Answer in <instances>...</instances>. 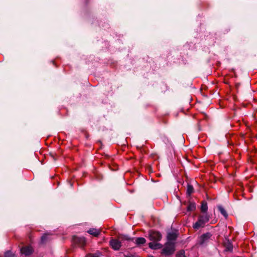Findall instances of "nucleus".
Returning <instances> with one entry per match:
<instances>
[{"instance_id": "obj_8", "label": "nucleus", "mask_w": 257, "mask_h": 257, "mask_svg": "<svg viewBox=\"0 0 257 257\" xmlns=\"http://www.w3.org/2000/svg\"><path fill=\"white\" fill-rule=\"evenodd\" d=\"M177 235L176 233L173 232H170L167 235L168 241L172 242V241L176 240Z\"/></svg>"}, {"instance_id": "obj_19", "label": "nucleus", "mask_w": 257, "mask_h": 257, "mask_svg": "<svg viewBox=\"0 0 257 257\" xmlns=\"http://www.w3.org/2000/svg\"><path fill=\"white\" fill-rule=\"evenodd\" d=\"M151 257H154V256H151Z\"/></svg>"}, {"instance_id": "obj_3", "label": "nucleus", "mask_w": 257, "mask_h": 257, "mask_svg": "<svg viewBox=\"0 0 257 257\" xmlns=\"http://www.w3.org/2000/svg\"><path fill=\"white\" fill-rule=\"evenodd\" d=\"M129 238L125 236H120L118 239H111L110 241V245L115 250H118L121 246V241L126 239L129 240Z\"/></svg>"}, {"instance_id": "obj_1", "label": "nucleus", "mask_w": 257, "mask_h": 257, "mask_svg": "<svg viewBox=\"0 0 257 257\" xmlns=\"http://www.w3.org/2000/svg\"><path fill=\"white\" fill-rule=\"evenodd\" d=\"M149 238L150 240L152 241V242L149 243V246L151 249H157L162 247V245L158 242L162 238V235L160 232L154 231H151L149 233Z\"/></svg>"}, {"instance_id": "obj_7", "label": "nucleus", "mask_w": 257, "mask_h": 257, "mask_svg": "<svg viewBox=\"0 0 257 257\" xmlns=\"http://www.w3.org/2000/svg\"><path fill=\"white\" fill-rule=\"evenodd\" d=\"M87 232L88 233L91 235H93L95 236H97L99 234L100 230L99 229H97L95 228H91L88 230Z\"/></svg>"}, {"instance_id": "obj_5", "label": "nucleus", "mask_w": 257, "mask_h": 257, "mask_svg": "<svg viewBox=\"0 0 257 257\" xmlns=\"http://www.w3.org/2000/svg\"><path fill=\"white\" fill-rule=\"evenodd\" d=\"M73 242L74 243L82 247L85 244L86 241L83 237L74 236L73 237Z\"/></svg>"}, {"instance_id": "obj_9", "label": "nucleus", "mask_w": 257, "mask_h": 257, "mask_svg": "<svg viewBox=\"0 0 257 257\" xmlns=\"http://www.w3.org/2000/svg\"><path fill=\"white\" fill-rule=\"evenodd\" d=\"M218 210L220 211V212L221 213V214L225 217L227 218L228 216V214L226 212V210L224 209V208L221 205L218 206Z\"/></svg>"}, {"instance_id": "obj_2", "label": "nucleus", "mask_w": 257, "mask_h": 257, "mask_svg": "<svg viewBox=\"0 0 257 257\" xmlns=\"http://www.w3.org/2000/svg\"><path fill=\"white\" fill-rule=\"evenodd\" d=\"M209 220V217L207 214L200 215L198 216V220L193 225L195 229H198L200 227H204L206 223Z\"/></svg>"}, {"instance_id": "obj_15", "label": "nucleus", "mask_w": 257, "mask_h": 257, "mask_svg": "<svg viewBox=\"0 0 257 257\" xmlns=\"http://www.w3.org/2000/svg\"><path fill=\"white\" fill-rule=\"evenodd\" d=\"M14 254L11 251H7L5 253V257H13Z\"/></svg>"}, {"instance_id": "obj_11", "label": "nucleus", "mask_w": 257, "mask_h": 257, "mask_svg": "<svg viewBox=\"0 0 257 257\" xmlns=\"http://www.w3.org/2000/svg\"><path fill=\"white\" fill-rule=\"evenodd\" d=\"M146 242V239L144 237H138L136 239V243L138 245L143 244Z\"/></svg>"}, {"instance_id": "obj_4", "label": "nucleus", "mask_w": 257, "mask_h": 257, "mask_svg": "<svg viewBox=\"0 0 257 257\" xmlns=\"http://www.w3.org/2000/svg\"><path fill=\"white\" fill-rule=\"evenodd\" d=\"M175 251L174 243L170 241H168L163 249L162 253L169 255Z\"/></svg>"}, {"instance_id": "obj_13", "label": "nucleus", "mask_w": 257, "mask_h": 257, "mask_svg": "<svg viewBox=\"0 0 257 257\" xmlns=\"http://www.w3.org/2000/svg\"><path fill=\"white\" fill-rule=\"evenodd\" d=\"M193 192V187L190 185H188L187 188V193L188 195H190Z\"/></svg>"}, {"instance_id": "obj_12", "label": "nucleus", "mask_w": 257, "mask_h": 257, "mask_svg": "<svg viewBox=\"0 0 257 257\" xmlns=\"http://www.w3.org/2000/svg\"><path fill=\"white\" fill-rule=\"evenodd\" d=\"M196 205L194 202H190L187 206V211H192L195 209Z\"/></svg>"}, {"instance_id": "obj_6", "label": "nucleus", "mask_w": 257, "mask_h": 257, "mask_svg": "<svg viewBox=\"0 0 257 257\" xmlns=\"http://www.w3.org/2000/svg\"><path fill=\"white\" fill-rule=\"evenodd\" d=\"M33 249L31 246H25L23 247L21 249V252L22 254L25 255L26 256L31 254L33 252Z\"/></svg>"}, {"instance_id": "obj_16", "label": "nucleus", "mask_w": 257, "mask_h": 257, "mask_svg": "<svg viewBox=\"0 0 257 257\" xmlns=\"http://www.w3.org/2000/svg\"><path fill=\"white\" fill-rule=\"evenodd\" d=\"M86 257H99V256L97 254H89Z\"/></svg>"}, {"instance_id": "obj_14", "label": "nucleus", "mask_w": 257, "mask_h": 257, "mask_svg": "<svg viewBox=\"0 0 257 257\" xmlns=\"http://www.w3.org/2000/svg\"><path fill=\"white\" fill-rule=\"evenodd\" d=\"M48 236L49 234H45L44 235H43L41 237V242L42 243H45L47 241Z\"/></svg>"}, {"instance_id": "obj_18", "label": "nucleus", "mask_w": 257, "mask_h": 257, "mask_svg": "<svg viewBox=\"0 0 257 257\" xmlns=\"http://www.w3.org/2000/svg\"><path fill=\"white\" fill-rule=\"evenodd\" d=\"M178 257H179V256H178ZM182 257H185V256H182Z\"/></svg>"}, {"instance_id": "obj_17", "label": "nucleus", "mask_w": 257, "mask_h": 257, "mask_svg": "<svg viewBox=\"0 0 257 257\" xmlns=\"http://www.w3.org/2000/svg\"><path fill=\"white\" fill-rule=\"evenodd\" d=\"M208 237V234H204L201 236V238L204 239L205 238H207Z\"/></svg>"}, {"instance_id": "obj_10", "label": "nucleus", "mask_w": 257, "mask_h": 257, "mask_svg": "<svg viewBox=\"0 0 257 257\" xmlns=\"http://www.w3.org/2000/svg\"><path fill=\"white\" fill-rule=\"evenodd\" d=\"M207 204L206 201H203L201 203V211L202 212H206L207 210Z\"/></svg>"}]
</instances>
